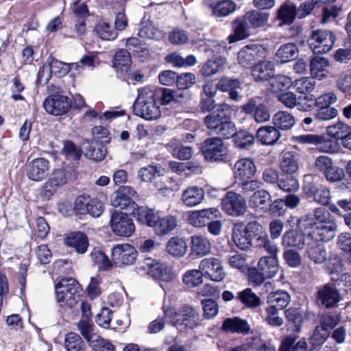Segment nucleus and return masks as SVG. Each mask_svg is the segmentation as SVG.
Masks as SVG:
<instances>
[{
	"label": "nucleus",
	"instance_id": "nucleus-1",
	"mask_svg": "<svg viewBox=\"0 0 351 351\" xmlns=\"http://www.w3.org/2000/svg\"><path fill=\"white\" fill-rule=\"evenodd\" d=\"M233 112L232 106L223 103L217 106V109L204 118V124L211 133L223 138H230L236 130L231 121Z\"/></svg>",
	"mask_w": 351,
	"mask_h": 351
},
{
	"label": "nucleus",
	"instance_id": "nucleus-2",
	"mask_svg": "<svg viewBox=\"0 0 351 351\" xmlns=\"http://www.w3.org/2000/svg\"><path fill=\"white\" fill-rule=\"evenodd\" d=\"M135 214L138 222L152 228L158 236L169 234L177 226V219L175 217L171 215L162 217L159 213H156L147 207L138 208Z\"/></svg>",
	"mask_w": 351,
	"mask_h": 351
},
{
	"label": "nucleus",
	"instance_id": "nucleus-3",
	"mask_svg": "<svg viewBox=\"0 0 351 351\" xmlns=\"http://www.w3.org/2000/svg\"><path fill=\"white\" fill-rule=\"evenodd\" d=\"M164 313L165 317H168L180 331L192 330L201 324L202 319L199 312L191 306L184 305L178 310L166 309Z\"/></svg>",
	"mask_w": 351,
	"mask_h": 351
},
{
	"label": "nucleus",
	"instance_id": "nucleus-4",
	"mask_svg": "<svg viewBox=\"0 0 351 351\" xmlns=\"http://www.w3.org/2000/svg\"><path fill=\"white\" fill-rule=\"evenodd\" d=\"M133 110L136 115L146 120H155L160 117V110L156 101L154 92L148 87L138 90Z\"/></svg>",
	"mask_w": 351,
	"mask_h": 351
},
{
	"label": "nucleus",
	"instance_id": "nucleus-5",
	"mask_svg": "<svg viewBox=\"0 0 351 351\" xmlns=\"http://www.w3.org/2000/svg\"><path fill=\"white\" fill-rule=\"evenodd\" d=\"M341 300L340 291L333 282H328L317 287L314 295L315 304L326 309L337 307Z\"/></svg>",
	"mask_w": 351,
	"mask_h": 351
},
{
	"label": "nucleus",
	"instance_id": "nucleus-6",
	"mask_svg": "<svg viewBox=\"0 0 351 351\" xmlns=\"http://www.w3.org/2000/svg\"><path fill=\"white\" fill-rule=\"evenodd\" d=\"M56 300L58 303L64 304L69 307L73 306L80 296V285L76 280L69 278H63L55 285Z\"/></svg>",
	"mask_w": 351,
	"mask_h": 351
},
{
	"label": "nucleus",
	"instance_id": "nucleus-7",
	"mask_svg": "<svg viewBox=\"0 0 351 351\" xmlns=\"http://www.w3.org/2000/svg\"><path fill=\"white\" fill-rule=\"evenodd\" d=\"M300 227L302 229H308L306 234L318 241L327 242L332 240L337 230V225L335 221L328 223H317L307 219L300 221Z\"/></svg>",
	"mask_w": 351,
	"mask_h": 351
},
{
	"label": "nucleus",
	"instance_id": "nucleus-8",
	"mask_svg": "<svg viewBox=\"0 0 351 351\" xmlns=\"http://www.w3.org/2000/svg\"><path fill=\"white\" fill-rule=\"evenodd\" d=\"M335 39L332 32L317 29L311 32L308 43L314 53H326L332 49Z\"/></svg>",
	"mask_w": 351,
	"mask_h": 351
},
{
	"label": "nucleus",
	"instance_id": "nucleus-9",
	"mask_svg": "<svg viewBox=\"0 0 351 351\" xmlns=\"http://www.w3.org/2000/svg\"><path fill=\"white\" fill-rule=\"evenodd\" d=\"M221 138H209L202 143L201 150L206 160L215 162L226 160L228 151Z\"/></svg>",
	"mask_w": 351,
	"mask_h": 351
},
{
	"label": "nucleus",
	"instance_id": "nucleus-10",
	"mask_svg": "<svg viewBox=\"0 0 351 351\" xmlns=\"http://www.w3.org/2000/svg\"><path fill=\"white\" fill-rule=\"evenodd\" d=\"M138 269L162 281L169 282L174 278V274L170 268L164 263L149 257L145 258L140 263Z\"/></svg>",
	"mask_w": 351,
	"mask_h": 351
},
{
	"label": "nucleus",
	"instance_id": "nucleus-11",
	"mask_svg": "<svg viewBox=\"0 0 351 351\" xmlns=\"http://www.w3.org/2000/svg\"><path fill=\"white\" fill-rule=\"evenodd\" d=\"M110 223L112 232L119 237H129L135 231L133 219L127 213L123 212H113Z\"/></svg>",
	"mask_w": 351,
	"mask_h": 351
},
{
	"label": "nucleus",
	"instance_id": "nucleus-12",
	"mask_svg": "<svg viewBox=\"0 0 351 351\" xmlns=\"http://www.w3.org/2000/svg\"><path fill=\"white\" fill-rule=\"evenodd\" d=\"M136 250L128 243L117 244L111 250L112 264L121 267L132 265L135 262Z\"/></svg>",
	"mask_w": 351,
	"mask_h": 351
},
{
	"label": "nucleus",
	"instance_id": "nucleus-13",
	"mask_svg": "<svg viewBox=\"0 0 351 351\" xmlns=\"http://www.w3.org/2000/svg\"><path fill=\"white\" fill-rule=\"evenodd\" d=\"M222 209L230 216L243 215L247 208L244 197L233 191L226 193L221 200Z\"/></svg>",
	"mask_w": 351,
	"mask_h": 351
},
{
	"label": "nucleus",
	"instance_id": "nucleus-14",
	"mask_svg": "<svg viewBox=\"0 0 351 351\" xmlns=\"http://www.w3.org/2000/svg\"><path fill=\"white\" fill-rule=\"evenodd\" d=\"M136 195V192L132 187L129 186H121L112 195L111 204L113 207L121 209L132 206L134 210L133 213L136 216V210L139 208L132 199Z\"/></svg>",
	"mask_w": 351,
	"mask_h": 351
},
{
	"label": "nucleus",
	"instance_id": "nucleus-15",
	"mask_svg": "<svg viewBox=\"0 0 351 351\" xmlns=\"http://www.w3.org/2000/svg\"><path fill=\"white\" fill-rule=\"evenodd\" d=\"M199 268L204 274V276L209 278L213 281L221 282L226 276L221 261L215 257L202 259Z\"/></svg>",
	"mask_w": 351,
	"mask_h": 351
},
{
	"label": "nucleus",
	"instance_id": "nucleus-16",
	"mask_svg": "<svg viewBox=\"0 0 351 351\" xmlns=\"http://www.w3.org/2000/svg\"><path fill=\"white\" fill-rule=\"evenodd\" d=\"M298 229H291L286 231L282 237V245L285 247L303 249L306 242L311 237L306 234L308 229H302L300 222L298 224Z\"/></svg>",
	"mask_w": 351,
	"mask_h": 351
},
{
	"label": "nucleus",
	"instance_id": "nucleus-17",
	"mask_svg": "<svg viewBox=\"0 0 351 351\" xmlns=\"http://www.w3.org/2000/svg\"><path fill=\"white\" fill-rule=\"evenodd\" d=\"M45 110L53 115L65 114L71 107L69 98L62 95H53L47 97L43 102Z\"/></svg>",
	"mask_w": 351,
	"mask_h": 351
},
{
	"label": "nucleus",
	"instance_id": "nucleus-18",
	"mask_svg": "<svg viewBox=\"0 0 351 351\" xmlns=\"http://www.w3.org/2000/svg\"><path fill=\"white\" fill-rule=\"evenodd\" d=\"M266 49L262 45H247L238 52V62L243 67H249L256 61L263 58L266 56Z\"/></svg>",
	"mask_w": 351,
	"mask_h": 351
},
{
	"label": "nucleus",
	"instance_id": "nucleus-19",
	"mask_svg": "<svg viewBox=\"0 0 351 351\" xmlns=\"http://www.w3.org/2000/svg\"><path fill=\"white\" fill-rule=\"evenodd\" d=\"M242 110L247 114H251L256 122L262 123L270 119L268 108L263 103H259L258 98L250 99L242 106Z\"/></svg>",
	"mask_w": 351,
	"mask_h": 351
},
{
	"label": "nucleus",
	"instance_id": "nucleus-20",
	"mask_svg": "<svg viewBox=\"0 0 351 351\" xmlns=\"http://www.w3.org/2000/svg\"><path fill=\"white\" fill-rule=\"evenodd\" d=\"M49 161L44 158H38L31 161L27 167V176L34 181L45 179L49 171Z\"/></svg>",
	"mask_w": 351,
	"mask_h": 351
},
{
	"label": "nucleus",
	"instance_id": "nucleus-21",
	"mask_svg": "<svg viewBox=\"0 0 351 351\" xmlns=\"http://www.w3.org/2000/svg\"><path fill=\"white\" fill-rule=\"evenodd\" d=\"M256 171V167L254 161L247 158L237 160L233 167L234 176L235 179L239 180L252 179Z\"/></svg>",
	"mask_w": 351,
	"mask_h": 351
},
{
	"label": "nucleus",
	"instance_id": "nucleus-22",
	"mask_svg": "<svg viewBox=\"0 0 351 351\" xmlns=\"http://www.w3.org/2000/svg\"><path fill=\"white\" fill-rule=\"evenodd\" d=\"M299 142L312 143L318 146L323 152L332 153L336 149V143L332 140H326L323 136L315 134H304L297 137Z\"/></svg>",
	"mask_w": 351,
	"mask_h": 351
},
{
	"label": "nucleus",
	"instance_id": "nucleus-23",
	"mask_svg": "<svg viewBox=\"0 0 351 351\" xmlns=\"http://www.w3.org/2000/svg\"><path fill=\"white\" fill-rule=\"evenodd\" d=\"M304 192L308 196L313 197L315 201L322 205L329 204L330 199V192L322 186H317L313 182H308L304 185Z\"/></svg>",
	"mask_w": 351,
	"mask_h": 351
},
{
	"label": "nucleus",
	"instance_id": "nucleus-24",
	"mask_svg": "<svg viewBox=\"0 0 351 351\" xmlns=\"http://www.w3.org/2000/svg\"><path fill=\"white\" fill-rule=\"evenodd\" d=\"M220 212L216 208H210L193 212L189 221L191 224L196 227H202L208 223L209 220L219 216Z\"/></svg>",
	"mask_w": 351,
	"mask_h": 351
},
{
	"label": "nucleus",
	"instance_id": "nucleus-25",
	"mask_svg": "<svg viewBox=\"0 0 351 351\" xmlns=\"http://www.w3.org/2000/svg\"><path fill=\"white\" fill-rule=\"evenodd\" d=\"M306 254L315 263H322L326 259V251L319 241L310 239L306 243Z\"/></svg>",
	"mask_w": 351,
	"mask_h": 351
},
{
	"label": "nucleus",
	"instance_id": "nucleus-26",
	"mask_svg": "<svg viewBox=\"0 0 351 351\" xmlns=\"http://www.w3.org/2000/svg\"><path fill=\"white\" fill-rule=\"evenodd\" d=\"M278 98L285 106L290 108L297 106L300 110L302 111L309 110L311 106L310 104H302V101L307 99L313 101L307 96L297 97L296 95L292 92H282L278 95Z\"/></svg>",
	"mask_w": 351,
	"mask_h": 351
},
{
	"label": "nucleus",
	"instance_id": "nucleus-27",
	"mask_svg": "<svg viewBox=\"0 0 351 351\" xmlns=\"http://www.w3.org/2000/svg\"><path fill=\"white\" fill-rule=\"evenodd\" d=\"M329 61L327 58L314 56L310 62V72L313 77L322 80L328 76Z\"/></svg>",
	"mask_w": 351,
	"mask_h": 351
},
{
	"label": "nucleus",
	"instance_id": "nucleus-28",
	"mask_svg": "<svg viewBox=\"0 0 351 351\" xmlns=\"http://www.w3.org/2000/svg\"><path fill=\"white\" fill-rule=\"evenodd\" d=\"M205 196L204 190L197 186L186 188L182 194V201L187 207H193L200 204Z\"/></svg>",
	"mask_w": 351,
	"mask_h": 351
},
{
	"label": "nucleus",
	"instance_id": "nucleus-29",
	"mask_svg": "<svg viewBox=\"0 0 351 351\" xmlns=\"http://www.w3.org/2000/svg\"><path fill=\"white\" fill-rule=\"evenodd\" d=\"M222 329L228 332L247 334L250 330V326L245 319L234 317L226 319Z\"/></svg>",
	"mask_w": 351,
	"mask_h": 351
},
{
	"label": "nucleus",
	"instance_id": "nucleus-30",
	"mask_svg": "<svg viewBox=\"0 0 351 351\" xmlns=\"http://www.w3.org/2000/svg\"><path fill=\"white\" fill-rule=\"evenodd\" d=\"M66 244L73 247L79 254H84L88 247L87 236L81 232H74L69 234L65 240Z\"/></svg>",
	"mask_w": 351,
	"mask_h": 351
},
{
	"label": "nucleus",
	"instance_id": "nucleus-31",
	"mask_svg": "<svg viewBox=\"0 0 351 351\" xmlns=\"http://www.w3.org/2000/svg\"><path fill=\"white\" fill-rule=\"evenodd\" d=\"M84 149L85 156L95 162L103 160L107 153L105 146L98 141L86 142Z\"/></svg>",
	"mask_w": 351,
	"mask_h": 351
},
{
	"label": "nucleus",
	"instance_id": "nucleus-32",
	"mask_svg": "<svg viewBox=\"0 0 351 351\" xmlns=\"http://www.w3.org/2000/svg\"><path fill=\"white\" fill-rule=\"evenodd\" d=\"M281 136L279 130L274 126H262L256 132L258 140L263 145H274Z\"/></svg>",
	"mask_w": 351,
	"mask_h": 351
},
{
	"label": "nucleus",
	"instance_id": "nucleus-33",
	"mask_svg": "<svg viewBox=\"0 0 351 351\" xmlns=\"http://www.w3.org/2000/svg\"><path fill=\"white\" fill-rule=\"evenodd\" d=\"M252 75L256 81H267L274 75V64L270 61H260L252 70Z\"/></svg>",
	"mask_w": 351,
	"mask_h": 351
},
{
	"label": "nucleus",
	"instance_id": "nucleus-34",
	"mask_svg": "<svg viewBox=\"0 0 351 351\" xmlns=\"http://www.w3.org/2000/svg\"><path fill=\"white\" fill-rule=\"evenodd\" d=\"M280 169L283 173L293 175L299 170V160L297 154L285 152L280 162Z\"/></svg>",
	"mask_w": 351,
	"mask_h": 351
},
{
	"label": "nucleus",
	"instance_id": "nucleus-35",
	"mask_svg": "<svg viewBox=\"0 0 351 351\" xmlns=\"http://www.w3.org/2000/svg\"><path fill=\"white\" fill-rule=\"evenodd\" d=\"M232 239L236 245L242 250H246L252 246V239L245 232L242 223L234 224L232 228Z\"/></svg>",
	"mask_w": 351,
	"mask_h": 351
},
{
	"label": "nucleus",
	"instance_id": "nucleus-36",
	"mask_svg": "<svg viewBox=\"0 0 351 351\" xmlns=\"http://www.w3.org/2000/svg\"><path fill=\"white\" fill-rule=\"evenodd\" d=\"M191 247L193 254L204 256L210 252L211 243L202 234H195L191 237Z\"/></svg>",
	"mask_w": 351,
	"mask_h": 351
},
{
	"label": "nucleus",
	"instance_id": "nucleus-37",
	"mask_svg": "<svg viewBox=\"0 0 351 351\" xmlns=\"http://www.w3.org/2000/svg\"><path fill=\"white\" fill-rule=\"evenodd\" d=\"M257 267L267 278H271L276 275L279 269L278 257L263 256L260 258Z\"/></svg>",
	"mask_w": 351,
	"mask_h": 351
},
{
	"label": "nucleus",
	"instance_id": "nucleus-38",
	"mask_svg": "<svg viewBox=\"0 0 351 351\" xmlns=\"http://www.w3.org/2000/svg\"><path fill=\"white\" fill-rule=\"evenodd\" d=\"M298 54V49L293 43H287L282 45L276 51V61L280 64L289 62L295 60Z\"/></svg>",
	"mask_w": 351,
	"mask_h": 351
},
{
	"label": "nucleus",
	"instance_id": "nucleus-39",
	"mask_svg": "<svg viewBox=\"0 0 351 351\" xmlns=\"http://www.w3.org/2000/svg\"><path fill=\"white\" fill-rule=\"evenodd\" d=\"M205 5L212 10L213 14L215 16H226L233 12L236 8V4L230 0H223L218 2L215 5L213 3H209L205 0Z\"/></svg>",
	"mask_w": 351,
	"mask_h": 351
},
{
	"label": "nucleus",
	"instance_id": "nucleus-40",
	"mask_svg": "<svg viewBox=\"0 0 351 351\" xmlns=\"http://www.w3.org/2000/svg\"><path fill=\"white\" fill-rule=\"evenodd\" d=\"M138 35L142 38L160 40L165 37V34L152 22H143L141 24Z\"/></svg>",
	"mask_w": 351,
	"mask_h": 351
},
{
	"label": "nucleus",
	"instance_id": "nucleus-41",
	"mask_svg": "<svg viewBox=\"0 0 351 351\" xmlns=\"http://www.w3.org/2000/svg\"><path fill=\"white\" fill-rule=\"evenodd\" d=\"M272 123L278 130H289L295 123L294 117L287 111H279L272 118Z\"/></svg>",
	"mask_w": 351,
	"mask_h": 351
},
{
	"label": "nucleus",
	"instance_id": "nucleus-42",
	"mask_svg": "<svg viewBox=\"0 0 351 351\" xmlns=\"http://www.w3.org/2000/svg\"><path fill=\"white\" fill-rule=\"evenodd\" d=\"M291 301L289 294L282 290H278L275 292H271L267 297V302L269 306H276L279 309L285 308Z\"/></svg>",
	"mask_w": 351,
	"mask_h": 351
},
{
	"label": "nucleus",
	"instance_id": "nucleus-43",
	"mask_svg": "<svg viewBox=\"0 0 351 351\" xmlns=\"http://www.w3.org/2000/svg\"><path fill=\"white\" fill-rule=\"evenodd\" d=\"M226 63V59L221 56L216 57L208 60L205 63L201 73L204 76L209 77L223 70L224 65Z\"/></svg>",
	"mask_w": 351,
	"mask_h": 351
},
{
	"label": "nucleus",
	"instance_id": "nucleus-44",
	"mask_svg": "<svg viewBox=\"0 0 351 351\" xmlns=\"http://www.w3.org/2000/svg\"><path fill=\"white\" fill-rule=\"evenodd\" d=\"M271 195L265 190H258L254 193L249 201L251 207L263 210L270 205Z\"/></svg>",
	"mask_w": 351,
	"mask_h": 351
},
{
	"label": "nucleus",
	"instance_id": "nucleus-45",
	"mask_svg": "<svg viewBox=\"0 0 351 351\" xmlns=\"http://www.w3.org/2000/svg\"><path fill=\"white\" fill-rule=\"evenodd\" d=\"M186 242L181 238L172 237L167 242L166 250L167 252L176 257L183 256L187 251Z\"/></svg>",
	"mask_w": 351,
	"mask_h": 351
},
{
	"label": "nucleus",
	"instance_id": "nucleus-46",
	"mask_svg": "<svg viewBox=\"0 0 351 351\" xmlns=\"http://www.w3.org/2000/svg\"><path fill=\"white\" fill-rule=\"evenodd\" d=\"M269 14L261 12L259 10H254L247 12L245 14V19L249 22L254 28L263 27L268 21Z\"/></svg>",
	"mask_w": 351,
	"mask_h": 351
},
{
	"label": "nucleus",
	"instance_id": "nucleus-47",
	"mask_svg": "<svg viewBox=\"0 0 351 351\" xmlns=\"http://www.w3.org/2000/svg\"><path fill=\"white\" fill-rule=\"evenodd\" d=\"M231 137L233 138L234 146L241 149H248L254 142V136L245 130H235Z\"/></svg>",
	"mask_w": 351,
	"mask_h": 351
},
{
	"label": "nucleus",
	"instance_id": "nucleus-48",
	"mask_svg": "<svg viewBox=\"0 0 351 351\" xmlns=\"http://www.w3.org/2000/svg\"><path fill=\"white\" fill-rule=\"evenodd\" d=\"M90 256L92 261L97 266L99 270H109L113 266L112 261H110L104 252L99 248H94L91 251Z\"/></svg>",
	"mask_w": 351,
	"mask_h": 351
},
{
	"label": "nucleus",
	"instance_id": "nucleus-49",
	"mask_svg": "<svg viewBox=\"0 0 351 351\" xmlns=\"http://www.w3.org/2000/svg\"><path fill=\"white\" fill-rule=\"evenodd\" d=\"M285 318L293 327V330L299 332L301 330L303 324V315L301 311L295 307H291L285 311Z\"/></svg>",
	"mask_w": 351,
	"mask_h": 351
},
{
	"label": "nucleus",
	"instance_id": "nucleus-50",
	"mask_svg": "<svg viewBox=\"0 0 351 351\" xmlns=\"http://www.w3.org/2000/svg\"><path fill=\"white\" fill-rule=\"evenodd\" d=\"M236 298L248 308H256L262 302L261 298L250 288L239 292Z\"/></svg>",
	"mask_w": 351,
	"mask_h": 351
},
{
	"label": "nucleus",
	"instance_id": "nucleus-51",
	"mask_svg": "<svg viewBox=\"0 0 351 351\" xmlns=\"http://www.w3.org/2000/svg\"><path fill=\"white\" fill-rule=\"evenodd\" d=\"M350 130L351 126L341 121L326 128V132L330 136L337 140H341V142Z\"/></svg>",
	"mask_w": 351,
	"mask_h": 351
},
{
	"label": "nucleus",
	"instance_id": "nucleus-52",
	"mask_svg": "<svg viewBox=\"0 0 351 351\" xmlns=\"http://www.w3.org/2000/svg\"><path fill=\"white\" fill-rule=\"evenodd\" d=\"M160 176H162V169L157 165H148L140 168L138 171V178L144 182H152Z\"/></svg>",
	"mask_w": 351,
	"mask_h": 351
},
{
	"label": "nucleus",
	"instance_id": "nucleus-53",
	"mask_svg": "<svg viewBox=\"0 0 351 351\" xmlns=\"http://www.w3.org/2000/svg\"><path fill=\"white\" fill-rule=\"evenodd\" d=\"M96 34L102 40H114L117 36V33L114 27L110 23L102 21L99 23L95 27Z\"/></svg>",
	"mask_w": 351,
	"mask_h": 351
},
{
	"label": "nucleus",
	"instance_id": "nucleus-54",
	"mask_svg": "<svg viewBox=\"0 0 351 351\" xmlns=\"http://www.w3.org/2000/svg\"><path fill=\"white\" fill-rule=\"evenodd\" d=\"M255 245L258 248H263L270 254L269 256H277L279 251L278 247L274 242L269 239L267 233L263 234L259 238H256Z\"/></svg>",
	"mask_w": 351,
	"mask_h": 351
},
{
	"label": "nucleus",
	"instance_id": "nucleus-55",
	"mask_svg": "<svg viewBox=\"0 0 351 351\" xmlns=\"http://www.w3.org/2000/svg\"><path fill=\"white\" fill-rule=\"evenodd\" d=\"M295 340V337H287L282 342L280 351H306V342L304 340H300L294 344Z\"/></svg>",
	"mask_w": 351,
	"mask_h": 351
},
{
	"label": "nucleus",
	"instance_id": "nucleus-56",
	"mask_svg": "<svg viewBox=\"0 0 351 351\" xmlns=\"http://www.w3.org/2000/svg\"><path fill=\"white\" fill-rule=\"evenodd\" d=\"M84 343L82 338L75 332L68 333L64 339V346L67 351H84Z\"/></svg>",
	"mask_w": 351,
	"mask_h": 351
},
{
	"label": "nucleus",
	"instance_id": "nucleus-57",
	"mask_svg": "<svg viewBox=\"0 0 351 351\" xmlns=\"http://www.w3.org/2000/svg\"><path fill=\"white\" fill-rule=\"evenodd\" d=\"M204 274L200 269L187 271L183 276L182 280L189 287H195L203 282Z\"/></svg>",
	"mask_w": 351,
	"mask_h": 351
},
{
	"label": "nucleus",
	"instance_id": "nucleus-58",
	"mask_svg": "<svg viewBox=\"0 0 351 351\" xmlns=\"http://www.w3.org/2000/svg\"><path fill=\"white\" fill-rule=\"evenodd\" d=\"M292 80L288 76L278 75L271 81V88L274 93L282 92L292 85Z\"/></svg>",
	"mask_w": 351,
	"mask_h": 351
},
{
	"label": "nucleus",
	"instance_id": "nucleus-59",
	"mask_svg": "<svg viewBox=\"0 0 351 351\" xmlns=\"http://www.w3.org/2000/svg\"><path fill=\"white\" fill-rule=\"evenodd\" d=\"M296 16L298 10L295 6L285 4L278 10V18L284 23H292Z\"/></svg>",
	"mask_w": 351,
	"mask_h": 351
},
{
	"label": "nucleus",
	"instance_id": "nucleus-60",
	"mask_svg": "<svg viewBox=\"0 0 351 351\" xmlns=\"http://www.w3.org/2000/svg\"><path fill=\"white\" fill-rule=\"evenodd\" d=\"M93 351H114V346L108 340L97 335L88 342Z\"/></svg>",
	"mask_w": 351,
	"mask_h": 351
},
{
	"label": "nucleus",
	"instance_id": "nucleus-61",
	"mask_svg": "<svg viewBox=\"0 0 351 351\" xmlns=\"http://www.w3.org/2000/svg\"><path fill=\"white\" fill-rule=\"evenodd\" d=\"M77 328L88 343L93 338V336L97 335L94 332V326L89 319H81L77 323Z\"/></svg>",
	"mask_w": 351,
	"mask_h": 351
},
{
	"label": "nucleus",
	"instance_id": "nucleus-62",
	"mask_svg": "<svg viewBox=\"0 0 351 351\" xmlns=\"http://www.w3.org/2000/svg\"><path fill=\"white\" fill-rule=\"evenodd\" d=\"M339 315L331 312H326L320 316V326L329 330L334 328L340 322Z\"/></svg>",
	"mask_w": 351,
	"mask_h": 351
},
{
	"label": "nucleus",
	"instance_id": "nucleus-63",
	"mask_svg": "<svg viewBox=\"0 0 351 351\" xmlns=\"http://www.w3.org/2000/svg\"><path fill=\"white\" fill-rule=\"evenodd\" d=\"M113 65L117 69H123L125 67V70L129 67L131 63L130 56L128 50L120 49L114 56Z\"/></svg>",
	"mask_w": 351,
	"mask_h": 351
},
{
	"label": "nucleus",
	"instance_id": "nucleus-64",
	"mask_svg": "<svg viewBox=\"0 0 351 351\" xmlns=\"http://www.w3.org/2000/svg\"><path fill=\"white\" fill-rule=\"evenodd\" d=\"M62 153L69 160L77 161L82 156V150L72 141H66L64 143Z\"/></svg>",
	"mask_w": 351,
	"mask_h": 351
}]
</instances>
